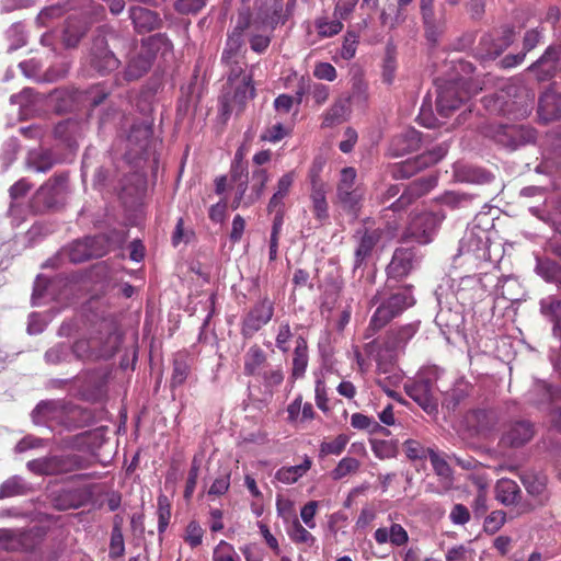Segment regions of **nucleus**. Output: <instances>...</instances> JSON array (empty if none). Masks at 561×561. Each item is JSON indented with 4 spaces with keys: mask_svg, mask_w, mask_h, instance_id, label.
<instances>
[{
    "mask_svg": "<svg viewBox=\"0 0 561 561\" xmlns=\"http://www.w3.org/2000/svg\"><path fill=\"white\" fill-rule=\"evenodd\" d=\"M535 91L520 79L506 82L495 95L484 98L488 111L512 118L527 117L535 103Z\"/></svg>",
    "mask_w": 561,
    "mask_h": 561,
    "instance_id": "nucleus-1",
    "label": "nucleus"
},
{
    "mask_svg": "<svg viewBox=\"0 0 561 561\" xmlns=\"http://www.w3.org/2000/svg\"><path fill=\"white\" fill-rule=\"evenodd\" d=\"M414 304L412 285H404L398 288H394L392 285V288L386 287L383 290H378L370 299V305H377V308L370 318L366 336H373Z\"/></svg>",
    "mask_w": 561,
    "mask_h": 561,
    "instance_id": "nucleus-2",
    "label": "nucleus"
},
{
    "mask_svg": "<svg viewBox=\"0 0 561 561\" xmlns=\"http://www.w3.org/2000/svg\"><path fill=\"white\" fill-rule=\"evenodd\" d=\"M231 181L236 184V194L231 203L233 209L240 206L249 207L253 205L262 196L264 187L268 181V174L265 169L257 168L252 171L249 185V173L244 161L234 157L231 167Z\"/></svg>",
    "mask_w": 561,
    "mask_h": 561,
    "instance_id": "nucleus-3",
    "label": "nucleus"
},
{
    "mask_svg": "<svg viewBox=\"0 0 561 561\" xmlns=\"http://www.w3.org/2000/svg\"><path fill=\"white\" fill-rule=\"evenodd\" d=\"M171 49V42L162 34H156L142 39L140 46L127 62L124 78L127 81L138 80L150 70L158 54L165 55Z\"/></svg>",
    "mask_w": 561,
    "mask_h": 561,
    "instance_id": "nucleus-4",
    "label": "nucleus"
},
{
    "mask_svg": "<svg viewBox=\"0 0 561 561\" xmlns=\"http://www.w3.org/2000/svg\"><path fill=\"white\" fill-rule=\"evenodd\" d=\"M482 88L463 78L445 82L437 88L436 110L442 117H448L455 110L477 94Z\"/></svg>",
    "mask_w": 561,
    "mask_h": 561,
    "instance_id": "nucleus-5",
    "label": "nucleus"
},
{
    "mask_svg": "<svg viewBox=\"0 0 561 561\" xmlns=\"http://www.w3.org/2000/svg\"><path fill=\"white\" fill-rule=\"evenodd\" d=\"M107 36L114 37L115 32L106 26L98 28L87 56L90 69L101 76L111 73L121 65V60L108 47Z\"/></svg>",
    "mask_w": 561,
    "mask_h": 561,
    "instance_id": "nucleus-6",
    "label": "nucleus"
},
{
    "mask_svg": "<svg viewBox=\"0 0 561 561\" xmlns=\"http://www.w3.org/2000/svg\"><path fill=\"white\" fill-rule=\"evenodd\" d=\"M416 331L417 327L413 323H409L387 332L376 355L379 370L386 373L388 366L394 364Z\"/></svg>",
    "mask_w": 561,
    "mask_h": 561,
    "instance_id": "nucleus-7",
    "label": "nucleus"
},
{
    "mask_svg": "<svg viewBox=\"0 0 561 561\" xmlns=\"http://www.w3.org/2000/svg\"><path fill=\"white\" fill-rule=\"evenodd\" d=\"M436 380L437 370L427 368L404 385L407 394L428 414L437 411Z\"/></svg>",
    "mask_w": 561,
    "mask_h": 561,
    "instance_id": "nucleus-8",
    "label": "nucleus"
},
{
    "mask_svg": "<svg viewBox=\"0 0 561 561\" xmlns=\"http://www.w3.org/2000/svg\"><path fill=\"white\" fill-rule=\"evenodd\" d=\"M88 461L80 455H50L30 460L26 468L38 476H57L84 469Z\"/></svg>",
    "mask_w": 561,
    "mask_h": 561,
    "instance_id": "nucleus-9",
    "label": "nucleus"
},
{
    "mask_svg": "<svg viewBox=\"0 0 561 561\" xmlns=\"http://www.w3.org/2000/svg\"><path fill=\"white\" fill-rule=\"evenodd\" d=\"M68 194V175H55L45 182L35 193L34 207L36 210L53 209L65 203Z\"/></svg>",
    "mask_w": 561,
    "mask_h": 561,
    "instance_id": "nucleus-10",
    "label": "nucleus"
},
{
    "mask_svg": "<svg viewBox=\"0 0 561 561\" xmlns=\"http://www.w3.org/2000/svg\"><path fill=\"white\" fill-rule=\"evenodd\" d=\"M448 148V144L444 141L417 157L393 165L391 171L393 178L408 179L413 176L416 172L440 161L446 156Z\"/></svg>",
    "mask_w": 561,
    "mask_h": 561,
    "instance_id": "nucleus-11",
    "label": "nucleus"
},
{
    "mask_svg": "<svg viewBox=\"0 0 561 561\" xmlns=\"http://www.w3.org/2000/svg\"><path fill=\"white\" fill-rule=\"evenodd\" d=\"M255 89L252 84V76H243L240 83L233 87L226 85L221 98V113L228 115L233 112L241 113L245 103L253 99Z\"/></svg>",
    "mask_w": 561,
    "mask_h": 561,
    "instance_id": "nucleus-12",
    "label": "nucleus"
},
{
    "mask_svg": "<svg viewBox=\"0 0 561 561\" xmlns=\"http://www.w3.org/2000/svg\"><path fill=\"white\" fill-rule=\"evenodd\" d=\"M443 219V216L434 213L414 215L407 227L404 238L419 244H427L433 240L437 227Z\"/></svg>",
    "mask_w": 561,
    "mask_h": 561,
    "instance_id": "nucleus-13",
    "label": "nucleus"
},
{
    "mask_svg": "<svg viewBox=\"0 0 561 561\" xmlns=\"http://www.w3.org/2000/svg\"><path fill=\"white\" fill-rule=\"evenodd\" d=\"M419 259L416 252L412 248H399L393 252L392 259L388 264L387 271V288H392L393 282H399L407 277L417 265Z\"/></svg>",
    "mask_w": 561,
    "mask_h": 561,
    "instance_id": "nucleus-14",
    "label": "nucleus"
},
{
    "mask_svg": "<svg viewBox=\"0 0 561 561\" xmlns=\"http://www.w3.org/2000/svg\"><path fill=\"white\" fill-rule=\"evenodd\" d=\"M274 314V304L267 297L259 300L244 316L241 333L244 337H252L260 329L267 324Z\"/></svg>",
    "mask_w": 561,
    "mask_h": 561,
    "instance_id": "nucleus-15",
    "label": "nucleus"
},
{
    "mask_svg": "<svg viewBox=\"0 0 561 561\" xmlns=\"http://www.w3.org/2000/svg\"><path fill=\"white\" fill-rule=\"evenodd\" d=\"M66 254L72 263H82L93 257L106 254L103 237H88L72 242L66 250Z\"/></svg>",
    "mask_w": 561,
    "mask_h": 561,
    "instance_id": "nucleus-16",
    "label": "nucleus"
},
{
    "mask_svg": "<svg viewBox=\"0 0 561 561\" xmlns=\"http://www.w3.org/2000/svg\"><path fill=\"white\" fill-rule=\"evenodd\" d=\"M88 131V122L85 119L69 118L58 123L55 126L54 135L71 153H73L79 146V140L82 139Z\"/></svg>",
    "mask_w": 561,
    "mask_h": 561,
    "instance_id": "nucleus-17",
    "label": "nucleus"
},
{
    "mask_svg": "<svg viewBox=\"0 0 561 561\" xmlns=\"http://www.w3.org/2000/svg\"><path fill=\"white\" fill-rule=\"evenodd\" d=\"M535 433V425L530 421H514L504 430L500 444L510 448H519L529 443Z\"/></svg>",
    "mask_w": 561,
    "mask_h": 561,
    "instance_id": "nucleus-18",
    "label": "nucleus"
},
{
    "mask_svg": "<svg viewBox=\"0 0 561 561\" xmlns=\"http://www.w3.org/2000/svg\"><path fill=\"white\" fill-rule=\"evenodd\" d=\"M380 229H365L356 234L357 245L354 251V272L368 262L373 255V251L381 239Z\"/></svg>",
    "mask_w": 561,
    "mask_h": 561,
    "instance_id": "nucleus-19",
    "label": "nucleus"
},
{
    "mask_svg": "<svg viewBox=\"0 0 561 561\" xmlns=\"http://www.w3.org/2000/svg\"><path fill=\"white\" fill-rule=\"evenodd\" d=\"M437 184L435 175H427L413 181L400 197L391 204L393 211H399L412 204L416 198L430 192Z\"/></svg>",
    "mask_w": 561,
    "mask_h": 561,
    "instance_id": "nucleus-20",
    "label": "nucleus"
},
{
    "mask_svg": "<svg viewBox=\"0 0 561 561\" xmlns=\"http://www.w3.org/2000/svg\"><path fill=\"white\" fill-rule=\"evenodd\" d=\"M356 171L354 168H344L341 171L337 185V197L344 207L353 209L358 205L362 193L355 187Z\"/></svg>",
    "mask_w": 561,
    "mask_h": 561,
    "instance_id": "nucleus-21",
    "label": "nucleus"
},
{
    "mask_svg": "<svg viewBox=\"0 0 561 561\" xmlns=\"http://www.w3.org/2000/svg\"><path fill=\"white\" fill-rule=\"evenodd\" d=\"M538 117L543 124L561 118V92L549 87L538 100Z\"/></svg>",
    "mask_w": 561,
    "mask_h": 561,
    "instance_id": "nucleus-22",
    "label": "nucleus"
},
{
    "mask_svg": "<svg viewBox=\"0 0 561 561\" xmlns=\"http://www.w3.org/2000/svg\"><path fill=\"white\" fill-rule=\"evenodd\" d=\"M420 13L427 32L442 31L447 22L446 5L440 3L435 7V0H420Z\"/></svg>",
    "mask_w": 561,
    "mask_h": 561,
    "instance_id": "nucleus-23",
    "label": "nucleus"
},
{
    "mask_svg": "<svg viewBox=\"0 0 561 561\" xmlns=\"http://www.w3.org/2000/svg\"><path fill=\"white\" fill-rule=\"evenodd\" d=\"M435 321L444 334H461L465 328V316L462 307L459 305H457L455 308L440 306Z\"/></svg>",
    "mask_w": 561,
    "mask_h": 561,
    "instance_id": "nucleus-24",
    "label": "nucleus"
},
{
    "mask_svg": "<svg viewBox=\"0 0 561 561\" xmlns=\"http://www.w3.org/2000/svg\"><path fill=\"white\" fill-rule=\"evenodd\" d=\"M252 26L253 24L250 22V14L241 12L239 14L237 25L234 26L231 34H229L226 42V47L222 51L221 60L225 64H230L231 59L238 58V53L243 43L242 34L244 30Z\"/></svg>",
    "mask_w": 561,
    "mask_h": 561,
    "instance_id": "nucleus-25",
    "label": "nucleus"
},
{
    "mask_svg": "<svg viewBox=\"0 0 561 561\" xmlns=\"http://www.w3.org/2000/svg\"><path fill=\"white\" fill-rule=\"evenodd\" d=\"M486 233L480 230L476 233L470 230L465 233L459 243V254H469L478 260H486L489 257Z\"/></svg>",
    "mask_w": 561,
    "mask_h": 561,
    "instance_id": "nucleus-26",
    "label": "nucleus"
},
{
    "mask_svg": "<svg viewBox=\"0 0 561 561\" xmlns=\"http://www.w3.org/2000/svg\"><path fill=\"white\" fill-rule=\"evenodd\" d=\"M152 125L148 121L136 123L131 126L127 137L130 156L138 157L142 154L151 140Z\"/></svg>",
    "mask_w": 561,
    "mask_h": 561,
    "instance_id": "nucleus-27",
    "label": "nucleus"
},
{
    "mask_svg": "<svg viewBox=\"0 0 561 561\" xmlns=\"http://www.w3.org/2000/svg\"><path fill=\"white\" fill-rule=\"evenodd\" d=\"M421 134L414 128H408L399 135H396L389 147V152L393 157H401L420 148Z\"/></svg>",
    "mask_w": 561,
    "mask_h": 561,
    "instance_id": "nucleus-28",
    "label": "nucleus"
},
{
    "mask_svg": "<svg viewBox=\"0 0 561 561\" xmlns=\"http://www.w3.org/2000/svg\"><path fill=\"white\" fill-rule=\"evenodd\" d=\"M91 500V492L85 488L62 490L54 497V505L58 510L66 511L79 508Z\"/></svg>",
    "mask_w": 561,
    "mask_h": 561,
    "instance_id": "nucleus-29",
    "label": "nucleus"
},
{
    "mask_svg": "<svg viewBox=\"0 0 561 561\" xmlns=\"http://www.w3.org/2000/svg\"><path fill=\"white\" fill-rule=\"evenodd\" d=\"M129 18L135 30L139 33L151 32L161 24V19L158 13L140 5L129 8Z\"/></svg>",
    "mask_w": 561,
    "mask_h": 561,
    "instance_id": "nucleus-30",
    "label": "nucleus"
},
{
    "mask_svg": "<svg viewBox=\"0 0 561 561\" xmlns=\"http://www.w3.org/2000/svg\"><path fill=\"white\" fill-rule=\"evenodd\" d=\"M540 314L552 323V334L561 340V299L550 295L539 301Z\"/></svg>",
    "mask_w": 561,
    "mask_h": 561,
    "instance_id": "nucleus-31",
    "label": "nucleus"
},
{
    "mask_svg": "<svg viewBox=\"0 0 561 561\" xmlns=\"http://www.w3.org/2000/svg\"><path fill=\"white\" fill-rule=\"evenodd\" d=\"M559 399H561V389L542 380L535 381L527 392V400L537 407L547 405Z\"/></svg>",
    "mask_w": 561,
    "mask_h": 561,
    "instance_id": "nucleus-32",
    "label": "nucleus"
},
{
    "mask_svg": "<svg viewBox=\"0 0 561 561\" xmlns=\"http://www.w3.org/2000/svg\"><path fill=\"white\" fill-rule=\"evenodd\" d=\"M62 159L55 157L49 149L37 148L28 151L26 165L36 172L45 173Z\"/></svg>",
    "mask_w": 561,
    "mask_h": 561,
    "instance_id": "nucleus-33",
    "label": "nucleus"
},
{
    "mask_svg": "<svg viewBox=\"0 0 561 561\" xmlns=\"http://www.w3.org/2000/svg\"><path fill=\"white\" fill-rule=\"evenodd\" d=\"M374 538L379 545L390 542L394 547H402L408 543L409 534L400 524L392 523L390 527L377 528Z\"/></svg>",
    "mask_w": 561,
    "mask_h": 561,
    "instance_id": "nucleus-34",
    "label": "nucleus"
},
{
    "mask_svg": "<svg viewBox=\"0 0 561 561\" xmlns=\"http://www.w3.org/2000/svg\"><path fill=\"white\" fill-rule=\"evenodd\" d=\"M455 176L460 182L472 184H485L494 179L491 172L480 167L461 163L455 165Z\"/></svg>",
    "mask_w": 561,
    "mask_h": 561,
    "instance_id": "nucleus-35",
    "label": "nucleus"
},
{
    "mask_svg": "<svg viewBox=\"0 0 561 561\" xmlns=\"http://www.w3.org/2000/svg\"><path fill=\"white\" fill-rule=\"evenodd\" d=\"M351 114V96L339 98L323 114V126L332 127L347 121Z\"/></svg>",
    "mask_w": 561,
    "mask_h": 561,
    "instance_id": "nucleus-36",
    "label": "nucleus"
},
{
    "mask_svg": "<svg viewBox=\"0 0 561 561\" xmlns=\"http://www.w3.org/2000/svg\"><path fill=\"white\" fill-rule=\"evenodd\" d=\"M535 272L548 283L561 289V264L547 256H536Z\"/></svg>",
    "mask_w": 561,
    "mask_h": 561,
    "instance_id": "nucleus-37",
    "label": "nucleus"
},
{
    "mask_svg": "<svg viewBox=\"0 0 561 561\" xmlns=\"http://www.w3.org/2000/svg\"><path fill=\"white\" fill-rule=\"evenodd\" d=\"M193 358L186 352H178L173 357V370L171 376V387L182 386L191 374Z\"/></svg>",
    "mask_w": 561,
    "mask_h": 561,
    "instance_id": "nucleus-38",
    "label": "nucleus"
},
{
    "mask_svg": "<svg viewBox=\"0 0 561 561\" xmlns=\"http://www.w3.org/2000/svg\"><path fill=\"white\" fill-rule=\"evenodd\" d=\"M61 405L58 401L45 400L37 403L32 411V420L36 425H45L55 420L60 413Z\"/></svg>",
    "mask_w": 561,
    "mask_h": 561,
    "instance_id": "nucleus-39",
    "label": "nucleus"
},
{
    "mask_svg": "<svg viewBox=\"0 0 561 561\" xmlns=\"http://www.w3.org/2000/svg\"><path fill=\"white\" fill-rule=\"evenodd\" d=\"M308 359L307 341L299 335L296 339V345L293 353L291 377L294 379H299L305 375L308 366Z\"/></svg>",
    "mask_w": 561,
    "mask_h": 561,
    "instance_id": "nucleus-40",
    "label": "nucleus"
},
{
    "mask_svg": "<svg viewBox=\"0 0 561 561\" xmlns=\"http://www.w3.org/2000/svg\"><path fill=\"white\" fill-rule=\"evenodd\" d=\"M478 198L477 194L450 191L443 194L439 202L454 210L469 208Z\"/></svg>",
    "mask_w": 561,
    "mask_h": 561,
    "instance_id": "nucleus-41",
    "label": "nucleus"
},
{
    "mask_svg": "<svg viewBox=\"0 0 561 561\" xmlns=\"http://www.w3.org/2000/svg\"><path fill=\"white\" fill-rule=\"evenodd\" d=\"M311 460L305 457L304 462L290 467H282L275 473V479L285 484H293L304 477L311 468Z\"/></svg>",
    "mask_w": 561,
    "mask_h": 561,
    "instance_id": "nucleus-42",
    "label": "nucleus"
},
{
    "mask_svg": "<svg viewBox=\"0 0 561 561\" xmlns=\"http://www.w3.org/2000/svg\"><path fill=\"white\" fill-rule=\"evenodd\" d=\"M520 489L511 479H501L495 485V496L503 505L510 506L517 502Z\"/></svg>",
    "mask_w": 561,
    "mask_h": 561,
    "instance_id": "nucleus-43",
    "label": "nucleus"
},
{
    "mask_svg": "<svg viewBox=\"0 0 561 561\" xmlns=\"http://www.w3.org/2000/svg\"><path fill=\"white\" fill-rule=\"evenodd\" d=\"M87 26L78 21L69 20L62 30L61 41L66 48H76L87 34Z\"/></svg>",
    "mask_w": 561,
    "mask_h": 561,
    "instance_id": "nucleus-44",
    "label": "nucleus"
},
{
    "mask_svg": "<svg viewBox=\"0 0 561 561\" xmlns=\"http://www.w3.org/2000/svg\"><path fill=\"white\" fill-rule=\"evenodd\" d=\"M101 339V344L95 347V355L98 359H107L115 355L117 352L122 336L115 331L107 332L104 336H98Z\"/></svg>",
    "mask_w": 561,
    "mask_h": 561,
    "instance_id": "nucleus-45",
    "label": "nucleus"
},
{
    "mask_svg": "<svg viewBox=\"0 0 561 561\" xmlns=\"http://www.w3.org/2000/svg\"><path fill=\"white\" fill-rule=\"evenodd\" d=\"M30 491V484L22 477L13 476L0 485V500L24 495Z\"/></svg>",
    "mask_w": 561,
    "mask_h": 561,
    "instance_id": "nucleus-46",
    "label": "nucleus"
},
{
    "mask_svg": "<svg viewBox=\"0 0 561 561\" xmlns=\"http://www.w3.org/2000/svg\"><path fill=\"white\" fill-rule=\"evenodd\" d=\"M101 342V339L92 336L87 340H79L70 347L71 355L82 360H96L95 347Z\"/></svg>",
    "mask_w": 561,
    "mask_h": 561,
    "instance_id": "nucleus-47",
    "label": "nucleus"
},
{
    "mask_svg": "<svg viewBox=\"0 0 561 561\" xmlns=\"http://www.w3.org/2000/svg\"><path fill=\"white\" fill-rule=\"evenodd\" d=\"M558 58V50L554 49L553 47H548L545 54L529 67V70L535 71L537 69H540L543 73V76L540 79H543L546 77H552L557 70Z\"/></svg>",
    "mask_w": 561,
    "mask_h": 561,
    "instance_id": "nucleus-48",
    "label": "nucleus"
},
{
    "mask_svg": "<svg viewBox=\"0 0 561 561\" xmlns=\"http://www.w3.org/2000/svg\"><path fill=\"white\" fill-rule=\"evenodd\" d=\"M123 517L115 515L110 541V557L119 558L125 552V542L122 531Z\"/></svg>",
    "mask_w": 561,
    "mask_h": 561,
    "instance_id": "nucleus-49",
    "label": "nucleus"
},
{
    "mask_svg": "<svg viewBox=\"0 0 561 561\" xmlns=\"http://www.w3.org/2000/svg\"><path fill=\"white\" fill-rule=\"evenodd\" d=\"M311 201L313 206V213L317 219L324 220L328 218V203L325 199V191L323 188V184L313 182L312 192H311Z\"/></svg>",
    "mask_w": 561,
    "mask_h": 561,
    "instance_id": "nucleus-50",
    "label": "nucleus"
},
{
    "mask_svg": "<svg viewBox=\"0 0 561 561\" xmlns=\"http://www.w3.org/2000/svg\"><path fill=\"white\" fill-rule=\"evenodd\" d=\"M536 135L537 133L533 127L525 125H512V144L510 146V149L514 150L519 146L534 142L536 140Z\"/></svg>",
    "mask_w": 561,
    "mask_h": 561,
    "instance_id": "nucleus-51",
    "label": "nucleus"
},
{
    "mask_svg": "<svg viewBox=\"0 0 561 561\" xmlns=\"http://www.w3.org/2000/svg\"><path fill=\"white\" fill-rule=\"evenodd\" d=\"M287 535L290 540L297 545H306L307 547L313 546L316 538L307 530L298 519H294L287 527Z\"/></svg>",
    "mask_w": 561,
    "mask_h": 561,
    "instance_id": "nucleus-52",
    "label": "nucleus"
},
{
    "mask_svg": "<svg viewBox=\"0 0 561 561\" xmlns=\"http://www.w3.org/2000/svg\"><path fill=\"white\" fill-rule=\"evenodd\" d=\"M265 359V353L259 346H251L244 356V373L249 376L255 375Z\"/></svg>",
    "mask_w": 561,
    "mask_h": 561,
    "instance_id": "nucleus-53",
    "label": "nucleus"
},
{
    "mask_svg": "<svg viewBox=\"0 0 561 561\" xmlns=\"http://www.w3.org/2000/svg\"><path fill=\"white\" fill-rule=\"evenodd\" d=\"M360 467L359 460L353 457L342 458L336 467L330 472L332 480L339 481L348 474L356 473Z\"/></svg>",
    "mask_w": 561,
    "mask_h": 561,
    "instance_id": "nucleus-54",
    "label": "nucleus"
},
{
    "mask_svg": "<svg viewBox=\"0 0 561 561\" xmlns=\"http://www.w3.org/2000/svg\"><path fill=\"white\" fill-rule=\"evenodd\" d=\"M7 37L10 41V51L23 47L27 42L25 27L21 22L14 23L9 27L7 31Z\"/></svg>",
    "mask_w": 561,
    "mask_h": 561,
    "instance_id": "nucleus-55",
    "label": "nucleus"
},
{
    "mask_svg": "<svg viewBox=\"0 0 561 561\" xmlns=\"http://www.w3.org/2000/svg\"><path fill=\"white\" fill-rule=\"evenodd\" d=\"M70 356V346L66 343H59L47 350L44 357L47 364L58 365L68 362Z\"/></svg>",
    "mask_w": 561,
    "mask_h": 561,
    "instance_id": "nucleus-56",
    "label": "nucleus"
},
{
    "mask_svg": "<svg viewBox=\"0 0 561 561\" xmlns=\"http://www.w3.org/2000/svg\"><path fill=\"white\" fill-rule=\"evenodd\" d=\"M10 102L19 105L21 115H27L35 104V93L33 89L25 88L20 93L11 95Z\"/></svg>",
    "mask_w": 561,
    "mask_h": 561,
    "instance_id": "nucleus-57",
    "label": "nucleus"
},
{
    "mask_svg": "<svg viewBox=\"0 0 561 561\" xmlns=\"http://www.w3.org/2000/svg\"><path fill=\"white\" fill-rule=\"evenodd\" d=\"M348 443V437L344 434L337 435L331 442H322L320 445L319 454L321 457L328 455H341Z\"/></svg>",
    "mask_w": 561,
    "mask_h": 561,
    "instance_id": "nucleus-58",
    "label": "nucleus"
},
{
    "mask_svg": "<svg viewBox=\"0 0 561 561\" xmlns=\"http://www.w3.org/2000/svg\"><path fill=\"white\" fill-rule=\"evenodd\" d=\"M468 420L472 422L473 426L480 432L490 430L494 424L493 413L483 409L472 411L468 415Z\"/></svg>",
    "mask_w": 561,
    "mask_h": 561,
    "instance_id": "nucleus-59",
    "label": "nucleus"
},
{
    "mask_svg": "<svg viewBox=\"0 0 561 561\" xmlns=\"http://www.w3.org/2000/svg\"><path fill=\"white\" fill-rule=\"evenodd\" d=\"M158 531L163 534L171 518V508L169 500L165 495L158 497Z\"/></svg>",
    "mask_w": 561,
    "mask_h": 561,
    "instance_id": "nucleus-60",
    "label": "nucleus"
},
{
    "mask_svg": "<svg viewBox=\"0 0 561 561\" xmlns=\"http://www.w3.org/2000/svg\"><path fill=\"white\" fill-rule=\"evenodd\" d=\"M318 34L321 37H331L339 34L343 30V24L340 20L335 19L329 21L327 19H318L316 22Z\"/></svg>",
    "mask_w": 561,
    "mask_h": 561,
    "instance_id": "nucleus-61",
    "label": "nucleus"
},
{
    "mask_svg": "<svg viewBox=\"0 0 561 561\" xmlns=\"http://www.w3.org/2000/svg\"><path fill=\"white\" fill-rule=\"evenodd\" d=\"M512 125H494L489 128V135L501 146L510 149Z\"/></svg>",
    "mask_w": 561,
    "mask_h": 561,
    "instance_id": "nucleus-62",
    "label": "nucleus"
},
{
    "mask_svg": "<svg viewBox=\"0 0 561 561\" xmlns=\"http://www.w3.org/2000/svg\"><path fill=\"white\" fill-rule=\"evenodd\" d=\"M428 457L435 473L443 479L449 480L453 476V471L448 462L434 449L430 450Z\"/></svg>",
    "mask_w": 561,
    "mask_h": 561,
    "instance_id": "nucleus-63",
    "label": "nucleus"
},
{
    "mask_svg": "<svg viewBox=\"0 0 561 561\" xmlns=\"http://www.w3.org/2000/svg\"><path fill=\"white\" fill-rule=\"evenodd\" d=\"M213 561H240L233 547L221 540L213 552Z\"/></svg>",
    "mask_w": 561,
    "mask_h": 561,
    "instance_id": "nucleus-64",
    "label": "nucleus"
}]
</instances>
